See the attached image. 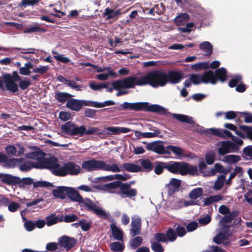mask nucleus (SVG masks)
Here are the masks:
<instances>
[{
  "label": "nucleus",
  "instance_id": "36",
  "mask_svg": "<svg viewBox=\"0 0 252 252\" xmlns=\"http://www.w3.org/2000/svg\"><path fill=\"white\" fill-rule=\"evenodd\" d=\"M189 20V16L187 13H180L174 19V22L177 26L183 25Z\"/></svg>",
  "mask_w": 252,
  "mask_h": 252
},
{
  "label": "nucleus",
  "instance_id": "15",
  "mask_svg": "<svg viewBox=\"0 0 252 252\" xmlns=\"http://www.w3.org/2000/svg\"><path fill=\"white\" fill-rule=\"evenodd\" d=\"M5 151L9 156L20 157L24 154L25 149L20 144H17L15 145L7 146L5 148Z\"/></svg>",
  "mask_w": 252,
  "mask_h": 252
},
{
  "label": "nucleus",
  "instance_id": "61",
  "mask_svg": "<svg viewBox=\"0 0 252 252\" xmlns=\"http://www.w3.org/2000/svg\"><path fill=\"white\" fill-rule=\"evenodd\" d=\"M46 219V224L49 226L56 224L58 221V218L55 216L48 217Z\"/></svg>",
  "mask_w": 252,
  "mask_h": 252
},
{
  "label": "nucleus",
  "instance_id": "55",
  "mask_svg": "<svg viewBox=\"0 0 252 252\" xmlns=\"http://www.w3.org/2000/svg\"><path fill=\"white\" fill-rule=\"evenodd\" d=\"M121 183L119 181H115L110 183H108L104 186L106 190L109 191L110 192H112L111 189L120 187Z\"/></svg>",
  "mask_w": 252,
  "mask_h": 252
},
{
  "label": "nucleus",
  "instance_id": "6",
  "mask_svg": "<svg viewBox=\"0 0 252 252\" xmlns=\"http://www.w3.org/2000/svg\"><path fill=\"white\" fill-rule=\"evenodd\" d=\"M143 86L149 84L153 87H163L167 84L166 73L159 70L151 71L141 76Z\"/></svg>",
  "mask_w": 252,
  "mask_h": 252
},
{
  "label": "nucleus",
  "instance_id": "51",
  "mask_svg": "<svg viewBox=\"0 0 252 252\" xmlns=\"http://www.w3.org/2000/svg\"><path fill=\"white\" fill-rule=\"evenodd\" d=\"M216 154L213 151L208 152L205 155V160L207 163L209 165L212 164L215 159Z\"/></svg>",
  "mask_w": 252,
  "mask_h": 252
},
{
  "label": "nucleus",
  "instance_id": "27",
  "mask_svg": "<svg viewBox=\"0 0 252 252\" xmlns=\"http://www.w3.org/2000/svg\"><path fill=\"white\" fill-rule=\"evenodd\" d=\"M69 187L61 186L53 190L52 193L54 196L56 197L63 199L67 196Z\"/></svg>",
  "mask_w": 252,
  "mask_h": 252
},
{
  "label": "nucleus",
  "instance_id": "35",
  "mask_svg": "<svg viewBox=\"0 0 252 252\" xmlns=\"http://www.w3.org/2000/svg\"><path fill=\"white\" fill-rule=\"evenodd\" d=\"M23 161L18 165L19 169L21 171H28L32 168H35V164L33 162L26 161L24 158Z\"/></svg>",
  "mask_w": 252,
  "mask_h": 252
},
{
  "label": "nucleus",
  "instance_id": "7",
  "mask_svg": "<svg viewBox=\"0 0 252 252\" xmlns=\"http://www.w3.org/2000/svg\"><path fill=\"white\" fill-rule=\"evenodd\" d=\"M122 106L125 109L132 110H147L157 112L159 114H165L166 109L162 106L157 104L150 105L148 102L123 103Z\"/></svg>",
  "mask_w": 252,
  "mask_h": 252
},
{
  "label": "nucleus",
  "instance_id": "30",
  "mask_svg": "<svg viewBox=\"0 0 252 252\" xmlns=\"http://www.w3.org/2000/svg\"><path fill=\"white\" fill-rule=\"evenodd\" d=\"M181 184V181L176 179H172L167 185L169 194H172L178 189Z\"/></svg>",
  "mask_w": 252,
  "mask_h": 252
},
{
  "label": "nucleus",
  "instance_id": "17",
  "mask_svg": "<svg viewBox=\"0 0 252 252\" xmlns=\"http://www.w3.org/2000/svg\"><path fill=\"white\" fill-rule=\"evenodd\" d=\"M167 83L177 84L181 82L184 78L183 74L179 71H172L166 73Z\"/></svg>",
  "mask_w": 252,
  "mask_h": 252
},
{
  "label": "nucleus",
  "instance_id": "10",
  "mask_svg": "<svg viewBox=\"0 0 252 252\" xmlns=\"http://www.w3.org/2000/svg\"><path fill=\"white\" fill-rule=\"evenodd\" d=\"M81 64L84 66H92L96 69L97 72L101 73L96 76V78L101 81L106 80L110 77L116 78L118 76L117 74L110 67H99L89 63H82Z\"/></svg>",
  "mask_w": 252,
  "mask_h": 252
},
{
  "label": "nucleus",
  "instance_id": "4",
  "mask_svg": "<svg viewBox=\"0 0 252 252\" xmlns=\"http://www.w3.org/2000/svg\"><path fill=\"white\" fill-rule=\"evenodd\" d=\"M51 172L55 175L64 176L67 174L76 175L81 172L82 169L78 164L69 162L61 165L58 160L54 158L50 168Z\"/></svg>",
  "mask_w": 252,
  "mask_h": 252
},
{
  "label": "nucleus",
  "instance_id": "64",
  "mask_svg": "<svg viewBox=\"0 0 252 252\" xmlns=\"http://www.w3.org/2000/svg\"><path fill=\"white\" fill-rule=\"evenodd\" d=\"M241 80V76L240 75H236L234 78L230 81L229 83V87L231 88L234 87Z\"/></svg>",
  "mask_w": 252,
  "mask_h": 252
},
{
  "label": "nucleus",
  "instance_id": "14",
  "mask_svg": "<svg viewBox=\"0 0 252 252\" xmlns=\"http://www.w3.org/2000/svg\"><path fill=\"white\" fill-rule=\"evenodd\" d=\"M143 143L146 144L147 150L153 151L158 154H170V151L167 150L166 147L160 143L158 142H153L151 143H146L143 142Z\"/></svg>",
  "mask_w": 252,
  "mask_h": 252
},
{
  "label": "nucleus",
  "instance_id": "34",
  "mask_svg": "<svg viewBox=\"0 0 252 252\" xmlns=\"http://www.w3.org/2000/svg\"><path fill=\"white\" fill-rule=\"evenodd\" d=\"M240 160V156L235 155H229L225 156L221 159L223 162L229 164H235Z\"/></svg>",
  "mask_w": 252,
  "mask_h": 252
},
{
  "label": "nucleus",
  "instance_id": "57",
  "mask_svg": "<svg viewBox=\"0 0 252 252\" xmlns=\"http://www.w3.org/2000/svg\"><path fill=\"white\" fill-rule=\"evenodd\" d=\"M167 240L173 242L176 239V235L175 231L171 228L169 229L166 233Z\"/></svg>",
  "mask_w": 252,
  "mask_h": 252
},
{
  "label": "nucleus",
  "instance_id": "46",
  "mask_svg": "<svg viewBox=\"0 0 252 252\" xmlns=\"http://www.w3.org/2000/svg\"><path fill=\"white\" fill-rule=\"evenodd\" d=\"M71 96H72L70 94L64 92H58L55 94V98L60 102H65Z\"/></svg>",
  "mask_w": 252,
  "mask_h": 252
},
{
  "label": "nucleus",
  "instance_id": "59",
  "mask_svg": "<svg viewBox=\"0 0 252 252\" xmlns=\"http://www.w3.org/2000/svg\"><path fill=\"white\" fill-rule=\"evenodd\" d=\"M151 248L155 252H163L164 251V249L162 247L161 244H160L158 242H153Z\"/></svg>",
  "mask_w": 252,
  "mask_h": 252
},
{
  "label": "nucleus",
  "instance_id": "9",
  "mask_svg": "<svg viewBox=\"0 0 252 252\" xmlns=\"http://www.w3.org/2000/svg\"><path fill=\"white\" fill-rule=\"evenodd\" d=\"M26 158L36 160V162H33L36 168H48L50 169L54 158H45V154L40 150H36L32 152L27 153Z\"/></svg>",
  "mask_w": 252,
  "mask_h": 252
},
{
  "label": "nucleus",
  "instance_id": "12",
  "mask_svg": "<svg viewBox=\"0 0 252 252\" xmlns=\"http://www.w3.org/2000/svg\"><path fill=\"white\" fill-rule=\"evenodd\" d=\"M61 128L63 133L71 136L77 135L80 136V133L82 130V127H81V126H78L70 122H68L62 125Z\"/></svg>",
  "mask_w": 252,
  "mask_h": 252
},
{
  "label": "nucleus",
  "instance_id": "18",
  "mask_svg": "<svg viewBox=\"0 0 252 252\" xmlns=\"http://www.w3.org/2000/svg\"><path fill=\"white\" fill-rule=\"evenodd\" d=\"M76 242L75 239L66 236H62L58 239V243L60 247H63L67 250L73 247Z\"/></svg>",
  "mask_w": 252,
  "mask_h": 252
},
{
  "label": "nucleus",
  "instance_id": "49",
  "mask_svg": "<svg viewBox=\"0 0 252 252\" xmlns=\"http://www.w3.org/2000/svg\"><path fill=\"white\" fill-rule=\"evenodd\" d=\"M46 30L38 26H31L24 31V33H29L32 32H45Z\"/></svg>",
  "mask_w": 252,
  "mask_h": 252
},
{
  "label": "nucleus",
  "instance_id": "32",
  "mask_svg": "<svg viewBox=\"0 0 252 252\" xmlns=\"http://www.w3.org/2000/svg\"><path fill=\"white\" fill-rule=\"evenodd\" d=\"M17 178L18 177L10 174H2L1 181L7 185H17Z\"/></svg>",
  "mask_w": 252,
  "mask_h": 252
},
{
  "label": "nucleus",
  "instance_id": "11",
  "mask_svg": "<svg viewBox=\"0 0 252 252\" xmlns=\"http://www.w3.org/2000/svg\"><path fill=\"white\" fill-rule=\"evenodd\" d=\"M203 193V189L202 188H197L192 189L189 195L191 200H179L178 201V207L181 208L196 204V203L194 200L201 197Z\"/></svg>",
  "mask_w": 252,
  "mask_h": 252
},
{
  "label": "nucleus",
  "instance_id": "28",
  "mask_svg": "<svg viewBox=\"0 0 252 252\" xmlns=\"http://www.w3.org/2000/svg\"><path fill=\"white\" fill-rule=\"evenodd\" d=\"M110 228L114 239L120 241H122L123 238V232L122 230L118 228L114 223L111 224Z\"/></svg>",
  "mask_w": 252,
  "mask_h": 252
},
{
  "label": "nucleus",
  "instance_id": "50",
  "mask_svg": "<svg viewBox=\"0 0 252 252\" xmlns=\"http://www.w3.org/2000/svg\"><path fill=\"white\" fill-rule=\"evenodd\" d=\"M108 133L109 134H119L118 127L110 126L107 127L103 130L102 132H98V134H102L103 133Z\"/></svg>",
  "mask_w": 252,
  "mask_h": 252
},
{
  "label": "nucleus",
  "instance_id": "42",
  "mask_svg": "<svg viewBox=\"0 0 252 252\" xmlns=\"http://www.w3.org/2000/svg\"><path fill=\"white\" fill-rule=\"evenodd\" d=\"M167 151H172L175 156L178 158H180L184 156V151L183 150L179 147L169 145L166 147Z\"/></svg>",
  "mask_w": 252,
  "mask_h": 252
},
{
  "label": "nucleus",
  "instance_id": "5",
  "mask_svg": "<svg viewBox=\"0 0 252 252\" xmlns=\"http://www.w3.org/2000/svg\"><path fill=\"white\" fill-rule=\"evenodd\" d=\"M141 77L131 76L121 80L115 81L112 83L114 90H117V96L128 94V89L133 88L135 85L143 86Z\"/></svg>",
  "mask_w": 252,
  "mask_h": 252
},
{
  "label": "nucleus",
  "instance_id": "37",
  "mask_svg": "<svg viewBox=\"0 0 252 252\" xmlns=\"http://www.w3.org/2000/svg\"><path fill=\"white\" fill-rule=\"evenodd\" d=\"M33 183V180L30 177L20 178L18 177L17 185L21 188H24Z\"/></svg>",
  "mask_w": 252,
  "mask_h": 252
},
{
  "label": "nucleus",
  "instance_id": "53",
  "mask_svg": "<svg viewBox=\"0 0 252 252\" xmlns=\"http://www.w3.org/2000/svg\"><path fill=\"white\" fill-rule=\"evenodd\" d=\"M142 239L141 237L137 236L132 239L130 241V246L133 249L140 246L142 243Z\"/></svg>",
  "mask_w": 252,
  "mask_h": 252
},
{
  "label": "nucleus",
  "instance_id": "29",
  "mask_svg": "<svg viewBox=\"0 0 252 252\" xmlns=\"http://www.w3.org/2000/svg\"><path fill=\"white\" fill-rule=\"evenodd\" d=\"M121 14V11L120 9L114 10L109 8H106L103 14V16L106 17L107 20L113 18H117Z\"/></svg>",
  "mask_w": 252,
  "mask_h": 252
},
{
  "label": "nucleus",
  "instance_id": "1",
  "mask_svg": "<svg viewBox=\"0 0 252 252\" xmlns=\"http://www.w3.org/2000/svg\"><path fill=\"white\" fill-rule=\"evenodd\" d=\"M67 196L71 200L78 202L81 207L93 211L100 218H106L109 215L104 210L94 203L91 200L88 198L83 199L78 192L73 188H68Z\"/></svg>",
  "mask_w": 252,
  "mask_h": 252
},
{
  "label": "nucleus",
  "instance_id": "31",
  "mask_svg": "<svg viewBox=\"0 0 252 252\" xmlns=\"http://www.w3.org/2000/svg\"><path fill=\"white\" fill-rule=\"evenodd\" d=\"M172 118L176 119L177 120L189 124H193L194 122L192 117L183 114H171Z\"/></svg>",
  "mask_w": 252,
  "mask_h": 252
},
{
  "label": "nucleus",
  "instance_id": "21",
  "mask_svg": "<svg viewBox=\"0 0 252 252\" xmlns=\"http://www.w3.org/2000/svg\"><path fill=\"white\" fill-rule=\"evenodd\" d=\"M3 78L4 79L3 82H4L7 90L13 93L18 91V85L15 83V81L13 80V79L10 74H4L3 75Z\"/></svg>",
  "mask_w": 252,
  "mask_h": 252
},
{
  "label": "nucleus",
  "instance_id": "24",
  "mask_svg": "<svg viewBox=\"0 0 252 252\" xmlns=\"http://www.w3.org/2000/svg\"><path fill=\"white\" fill-rule=\"evenodd\" d=\"M133 131L135 137L138 139L155 137L158 136L160 133V131L158 129H155L153 132H141L138 130H134Z\"/></svg>",
  "mask_w": 252,
  "mask_h": 252
},
{
  "label": "nucleus",
  "instance_id": "19",
  "mask_svg": "<svg viewBox=\"0 0 252 252\" xmlns=\"http://www.w3.org/2000/svg\"><path fill=\"white\" fill-rule=\"evenodd\" d=\"M198 175H202L204 177L211 176L215 174V169L208 170L207 166L203 159H200L199 161V171L197 169Z\"/></svg>",
  "mask_w": 252,
  "mask_h": 252
},
{
  "label": "nucleus",
  "instance_id": "60",
  "mask_svg": "<svg viewBox=\"0 0 252 252\" xmlns=\"http://www.w3.org/2000/svg\"><path fill=\"white\" fill-rule=\"evenodd\" d=\"M31 84V82L27 78H25L23 80H20L19 83V87L22 90H25Z\"/></svg>",
  "mask_w": 252,
  "mask_h": 252
},
{
  "label": "nucleus",
  "instance_id": "33",
  "mask_svg": "<svg viewBox=\"0 0 252 252\" xmlns=\"http://www.w3.org/2000/svg\"><path fill=\"white\" fill-rule=\"evenodd\" d=\"M199 49L204 52V55L210 56L213 52V46L208 41H203L199 44Z\"/></svg>",
  "mask_w": 252,
  "mask_h": 252
},
{
  "label": "nucleus",
  "instance_id": "39",
  "mask_svg": "<svg viewBox=\"0 0 252 252\" xmlns=\"http://www.w3.org/2000/svg\"><path fill=\"white\" fill-rule=\"evenodd\" d=\"M32 68H33V65L30 62H29L19 68V73L22 75H29L32 73L31 70Z\"/></svg>",
  "mask_w": 252,
  "mask_h": 252
},
{
  "label": "nucleus",
  "instance_id": "38",
  "mask_svg": "<svg viewBox=\"0 0 252 252\" xmlns=\"http://www.w3.org/2000/svg\"><path fill=\"white\" fill-rule=\"evenodd\" d=\"M110 249L115 252H123L125 249V245L122 242H114L110 244Z\"/></svg>",
  "mask_w": 252,
  "mask_h": 252
},
{
  "label": "nucleus",
  "instance_id": "3",
  "mask_svg": "<svg viewBox=\"0 0 252 252\" xmlns=\"http://www.w3.org/2000/svg\"><path fill=\"white\" fill-rule=\"evenodd\" d=\"M82 167L88 171L102 170L112 172H119L122 170V167L118 164L107 163L103 161L95 160L94 158L83 161Z\"/></svg>",
  "mask_w": 252,
  "mask_h": 252
},
{
  "label": "nucleus",
  "instance_id": "58",
  "mask_svg": "<svg viewBox=\"0 0 252 252\" xmlns=\"http://www.w3.org/2000/svg\"><path fill=\"white\" fill-rule=\"evenodd\" d=\"M141 164L142 167L147 171H150L152 169V163L148 159L141 160Z\"/></svg>",
  "mask_w": 252,
  "mask_h": 252
},
{
  "label": "nucleus",
  "instance_id": "43",
  "mask_svg": "<svg viewBox=\"0 0 252 252\" xmlns=\"http://www.w3.org/2000/svg\"><path fill=\"white\" fill-rule=\"evenodd\" d=\"M90 88L94 91H101L103 88H106L108 87V83H97L94 81H91L89 83Z\"/></svg>",
  "mask_w": 252,
  "mask_h": 252
},
{
  "label": "nucleus",
  "instance_id": "52",
  "mask_svg": "<svg viewBox=\"0 0 252 252\" xmlns=\"http://www.w3.org/2000/svg\"><path fill=\"white\" fill-rule=\"evenodd\" d=\"M53 57L57 61H60L63 63H67L70 61V59L66 57H64L63 55H60L58 52L55 51H52Z\"/></svg>",
  "mask_w": 252,
  "mask_h": 252
},
{
  "label": "nucleus",
  "instance_id": "62",
  "mask_svg": "<svg viewBox=\"0 0 252 252\" xmlns=\"http://www.w3.org/2000/svg\"><path fill=\"white\" fill-rule=\"evenodd\" d=\"M193 26L194 24L193 23H189L186 24V27L179 28L178 30L183 32H189Z\"/></svg>",
  "mask_w": 252,
  "mask_h": 252
},
{
  "label": "nucleus",
  "instance_id": "13",
  "mask_svg": "<svg viewBox=\"0 0 252 252\" xmlns=\"http://www.w3.org/2000/svg\"><path fill=\"white\" fill-rule=\"evenodd\" d=\"M218 152L220 155H225L229 153L235 152L238 150L236 144L230 141H222L218 144Z\"/></svg>",
  "mask_w": 252,
  "mask_h": 252
},
{
  "label": "nucleus",
  "instance_id": "63",
  "mask_svg": "<svg viewBox=\"0 0 252 252\" xmlns=\"http://www.w3.org/2000/svg\"><path fill=\"white\" fill-rule=\"evenodd\" d=\"M154 238L158 242H166L167 240L166 236L163 233H157L155 235Z\"/></svg>",
  "mask_w": 252,
  "mask_h": 252
},
{
  "label": "nucleus",
  "instance_id": "8",
  "mask_svg": "<svg viewBox=\"0 0 252 252\" xmlns=\"http://www.w3.org/2000/svg\"><path fill=\"white\" fill-rule=\"evenodd\" d=\"M167 169L173 173H179L185 175L187 174L194 175L197 174V167L183 162H172L167 163Z\"/></svg>",
  "mask_w": 252,
  "mask_h": 252
},
{
  "label": "nucleus",
  "instance_id": "22",
  "mask_svg": "<svg viewBox=\"0 0 252 252\" xmlns=\"http://www.w3.org/2000/svg\"><path fill=\"white\" fill-rule=\"evenodd\" d=\"M131 226L130 232L133 236L140 233L141 230V221L140 218L139 217L134 216L132 218Z\"/></svg>",
  "mask_w": 252,
  "mask_h": 252
},
{
  "label": "nucleus",
  "instance_id": "23",
  "mask_svg": "<svg viewBox=\"0 0 252 252\" xmlns=\"http://www.w3.org/2000/svg\"><path fill=\"white\" fill-rule=\"evenodd\" d=\"M83 104L87 105L82 100L72 98L67 100L66 106L72 110L78 111L81 109Z\"/></svg>",
  "mask_w": 252,
  "mask_h": 252
},
{
  "label": "nucleus",
  "instance_id": "54",
  "mask_svg": "<svg viewBox=\"0 0 252 252\" xmlns=\"http://www.w3.org/2000/svg\"><path fill=\"white\" fill-rule=\"evenodd\" d=\"M167 163L166 162H159L158 163L155 168V173L156 174L159 175L163 172L164 168L167 169Z\"/></svg>",
  "mask_w": 252,
  "mask_h": 252
},
{
  "label": "nucleus",
  "instance_id": "44",
  "mask_svg": "<svg viewBox=\"0 0 252 252\" xmlns=\"http://www.w3.org/2000/svg\"><path fill=\"white\" fill-rule=\"evenodd\" d=\"M81 127H82V130L80 133V136H82L84 135H91L93 134L98 131V128L94 127H89L87 129L84 125H81Z\"/></svg>",
  "mask_w": 252,
  "mask_h": 252
},
{
  "label": "nucleus",
  "instance_id": "25",
  "mask_svg": "<svg viewBox=\"0 0 252 252\" xmlns=\"http://www.w3.org/2000/svg\"><path fill=\"white\" fill-rule=\"evenodd\" d=\"M1 202L3 205L7 207L8 211L10 212H15L20 207V205L18 203L10 200L7 198H2Z\"/></svg>",
  "mask_w": 252,
  "mask_h": 252
},
{
  "label": "nucleus",
  "instance_id": "40",
  "mask_svg": "<svg viewBox=\"0 0 252 252\" xmlns=\"http://www.w3.org/2000/svg\"><path fill=\"white\" fill-rule=\"evenodd\" d=\"M223 197L220 195H215L210 196L204 200V204L205 205H209L213 204V203L218 202L222 200Z\"/></svg>",
  "mask_w": 252,
  "mask_h": 252
},
{
  "label": "nucleus",
  "instance_id": "41",
  "mask_svg": "<svg viewBox=\"0 0 252 252\" xmlns=\"http://www.w3.org/2000/svg\"><path fill=\"white\" fill-rule=\"evenodd\" d=\"M120 166H121V165ZM121 167L122 168L124 167L126 170L129 172H138L141 170V166L131 163H125L123 164V167L122 166Z\"/></svg>",
  "mask_w": 252,
  "mask_h": 252
},
{
  "label": "nucleus",
  "instance_id": "16",
  "mask_svg": "<svg viewBox=\"0 0 252 252\" xmlns=\"http://www.w3.org/2000/svg\"><path fill=\"white\" fill-rule=\"evenodd\" d=\"M121 190V195L122 197H124L125 196L131 197L136 195L137 190L134 189H131L130 185L127 183H124L121 184L120 187Z\"/></svg>",
  "mask_w": 252,
  "mask_h": 252
},
{
  "label": "nucleus",
  "instance_id": "56",
  "mask_svg": "<svg viewBox=\"0 0 252 252\" xmlns=\"http://www.w3.org/2000/svg\"><path fill=\"white\" fill-rule=\"evenodd\" d=\"M237 216V213L236 212H233L229 215L223 217L220 222L225 223L230 222L232 220H234Z\"/></svg>",
  "mask_w": 252,
  "mask_h": 252
},
{
  "label": "nucleus",
  "instance_id": "48",
  "mask_svg": "<svg viewBox=\"0 0 252 252\" xmlns=\"http://www.w3.org/2000/svg\"><path fill=\"white\" fill-rule=\"evenodd\" d=\"M225 181V177L224 175H221L218 177L217 181L215 182L214 189L216 190H220L223 187Z\"/></svg>",
  "mask_w": 252,
  "mask_h": 252
},
{
  "label": "nucleus",
  "instance_id": "20",
  "mask_svg": "<svg viewBox=\"0 0 252 252\" xmlns=\"http://www.w3.org/2000/svg\"><path fill=\"white\" fill-rule=\"evenodd\" d=\"M205 133L208 136H209L210 134H213L215 136L222 138L229 137L231 136V132L225 129L216 128L206 129L205 130Z\"/></svg>",
  "mask_w": 252,
  "mask_h": 252
},
{
  "label": "nucleus",
  "instance_id": "47",
  "mask_svg": "<svg viewBox=\"0 0 252 252\" xmlns=\"http://www.w3.org/2000/svg\"><path fill=\"white\" fill-rule=\"evenodd\" d=\"M209 63L208 62H200L191 65V69L198 70L201 69H206L209 67Z\"/></svg>",
  "mask_w": 252,
  "mask_h": 252
},
{
  "label": "nucleus",
  "instance_id": "2",
  "mask_svg": "<svg viewBox=\"0 0 252 252\" xmlns=\"http://www.w3.org/2000/svg\"><path fill=\"white\" fill-rule=\"evenodd\" d=\"M217 78L222 82L226 79V70L224 68H220L215 71V74L212 70L205 72L202 75L192 74L190 75L189 79L191 82L195 85L201 83H211L215 84L217 83Z\"/></svg>",
  "mask_w": 252,
  "mask_h": 252
},
{
  "label": "nucleus",
  "instance_id": "45",
  "mask_svg": "<svg viewBox=\"0 0 252 252\" xmlns=\"http://www.w3.org/2000/svg\"><path fill=\"white\" fill-rule=\"evenodd\" d=\"M23 161L22 158H11L7 159L4 166L8 168H14L18 165Z\"/></svg>",
  "mask_w": 252,
  "mask_h": 252
},
{
  "label": "nucleus",
  "instance_id": "26",
  "mask_svg": "<svg viewBox=\"0 0 252 252\" xmlns=\"http://www.w3.org/2000/svg\"><path fill=\"white\" fill-rule=\"evenodd\" d=\"M230 235L229 228L225 226L223 228L222 230L218 235L214 238V241L217 244H220L223 241L226 239Z\"/></svg>",
  "mask_w": 252,
  "mask_h": 252
}]
</instances>
